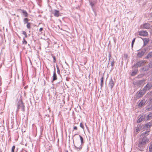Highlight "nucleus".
I'll use <instances>...</instances> for the list:
<instances>
[{
    "label": "nucleus",
    "instance_id": "nucleus-1",
    "mask_svg": "<svg viewBox=\"0 0 152 152\" xmlns=\"http://www.w3.org/2000/svg\"><path fill=\"white\" fill-rule=\"evenodd\" d=\"M149 131H146L145 132L141 134V136L144 137L140 139L139 143L138 144V146L140 148H144V146L149 141V139L145 136V135H147L148 134V132Z\"/></svg>",
    "mask_w": 152,
    "mask_h": 152
},
{
    "label": "nucleus",
    "instance_id": "nucleus-2",
    "mask_svg": "<svg viewBox=\"0 0 152 152\" xmlns=\"http://www.w3.org/2000/svg\"><path fill=\"white\" fill-rule=\"evenodd\" d=\"M80 140H81V144L79 143L80 145L79 146L78 143H77L75 144V145H74V146L75 147L76 150L77 151H80L82 148V144L83 143V138L80 135H79Z\"/></svg>",
    "mask_w": 152,
    "mask_h": 152
},
{
    "label": "nucleus",
    "instance_id": "nucleus-3",
    "mask_svg": "<svg viewBox=\"0 0 152 152\" xmlns=\"http://www.w3.org/2000/svg\"><path fill=\"white\" fill-rule=\"evenodd\" d=\"M25 106L22 100L18 101L17 104V110L18 111L20 108H21L23 111L25 110Z\"/></svg>",
    "mask_w": 152,
    "mask_h": 152
},
{
    "label": "nucleus",
    "instance_id": "nucleus-4",
    "mask_svg": "<svg viewBox=\"0 0 152 152\" xmlns=\"http://www.w3.org/2000/svg\"><path fill=\"white\" fill-rule=\"evenodd\" d=\"M139 35L142 36L146 37L148 36V33L146 31H142L139 32Z\"/></svg>",
    "mask_w": 152,
    "mask_h": 152
},
{
    "label": "nucleus",
    "instance_id": "nucleus-5",
    "mask_svg": "<svg viewBox=\"0 0 152 152\" xmlns=\"http://www.w3.org/2000/svg\"><path fill=\"white\" fill-rule=\"evenodd\" d=\"M146 102V101L144 99L141 101L139 103L138 106L139 107H141L143 106Z\"/></svg>",
    "mask_w": 152,
    "mask_h": 152
},
{
    "label": "nucleus",
    "instance_id": "nucleus-6",
    "mask_svg": "<svg viewBox=\"0 0 152 152\" xmlns=\"http://www.w3.org/2000/svg\"><path fill=\"white\" fill-rule=\"evenodd\" d=\"M145 118V115H140V117L138 119L137 122L140 123L141 122L143 119Z\"/></svg>",
    "mask_w": 152,
    "mask_h": 152
},
{
    "label": "nucleus",
    "instance_id": "nucleus-7",
    "mask_svg": "<svg viewBox=\"0 0 152 152\" xmlns=\"http://www.w3.org/2000/svg\"><path fill=\"white\" fill-rule=\"evenodd\" d=\"M109 85V87L111 89L114 86V83L112 80L110 81Z\"/></svg>",
    "mask_w": 152,
    "mask_h": 152
},
{
    "label": "nucleus",
    "instance_id": "nucleus-8",
    "mask_svg": "<svg viewBox=\"0 0 152 152\" xmlns=\"http://www.w3.org/2000/svg\"><path fill=\"white\" fill-rule=\"evenodd\" d=\"M54 15L55 17H59L60 16L59 11L56 10H55L54 11Z\"/></svg>",
    "mask_w": 152,
    "mask_h": 152
},
{
    "label": "nucleus",
    "instance_id": "nucleus-9",
    "mask_svg": "<svg viewBox=\"0 0 152 152\" xmlns=\"http://www.w3.org/2000/svg\"><path fill=\"white\" fill-rule=\"evenodd\" d=\"M57 79V77L56 74L55 69L54 71L53 72V80L54 81Z\"/></svg>",
    "mask_w": 152,
    "mask_h": 152
},
{
    "label": "nucleus",
    "instance_id": "nucleus-10",
    "mask_svg": "<svg viewBox=\"0 0 152 152\" xmlns=\"http://www.w3.org/2000/svg\"><path fill=\"white\" fill-rule=\"evenodd\" d=\"M19 10H21L22 11V13L23 14V15H24L26 17H27L28 16V14L27 12L25 11L24 10H22L21 9H19Z\"/></svg>",
    "mask_w": 152,
    "mask_h": 152
},
{
    "label": "nucleus",
    "instance_id": "nucleus-11",
    "mask_svg": "<svg viewBox=\"0 0 152 152\" xmlns=\"http://www.w3.org/2000/svg\"><path fill=\"white\" fill-rule=\"evenodd\" d=\"M145 93V92L144 90H141L138 93V95L140 96H141L143 95Z\"/></svg>",
    "mask_w": 152,
    "mask_h": 152
},
{
    "label": "nucleus",
    "instance_id": "nucleus-12",
    "mask_svg": "<svg viewBox=\"0 0 152 152\" xmlns=\"http://www.w3.org/2000/svg\"><path fill=\"white\" fill-rule=\"evenodd\" d=\"M143 40L144 42L145 45L147 44L148 43L149 41V39L146 38L143 39Z\"/></svg>",
    "mask_w": 152,
    "mask_h": 152
},
{
    "label": "nucleus",
    "instance_id": "nucleus-13",
    "mask_svg": "<svg viewBox=\"0 0 152 152\" xmlns=\"http://www.w3.org/2000/svg\"><path fill=\"white\" fill-rule=\"evenodd\" d=\"M152 118V113H150L146 117L147 120H149Z\"/></svg>",
    "mask_w": 152,
    "mask_h": 152
},
{
    "label": "nucleus",
    "instance_id": "nucleus-14",
    "mask_svg": "<svg viewBox=\"0 0 152 152\" xmlns=\"http://www.w3.org/2000/svg\"><path fill=\"white\" fill-rule=\"evenodd\" d=\"M151 87V85L150 84H147L146 85L145 88L146 89L149 90L150 89V88Z\"/></svg>",
    "mask_w": 152,
    "mask_h": 152
},
{
    "label": "nucleus",
    "instance_id": "nucleus-15",
    "mask_svg": "<svg viewBox=\"0 0 152 152\" xmlns=\"http://www.w3.org/2000/svg\"><path fill=\"white\" fill-rule=\"evenodd\" d=\"M143 27L145 28H148L149 27V25L148 23H145L143 25Z\"/></svg>",
    "mask_w": 152,
    "mask_h": 152
},
{
    "label": "nucleus",
    "instance_id": "nucleus-16",
    "mask_svg": "<svg viewBox=\"0 0 152 152\" xmlns=\"http://www.w3.org/2000/svg\"><path fill=\"white\" fill-rule=\"evenodd\" d=\"M103 79H104V77H103V76L100 79L101 83V87H102V86L103 85Z\"/></svg>",
    "mask_w": 152,
    "mask_h": 152
},
{
    "label": "nucleus",
    "instance_id": "nucleus-17",
    "mask_svg": "<svg viewBox=\"0 0 152 152\" xmlns=\"http://www.w3.org/2000/svg\"><path fill=\"white\" fill-rule=\"evenodd\" d=\"M152 56V52H150L147 56V58H150Z\"/></svg>",
    "mask_w": 152,
    "mask_h": 152
},
{
    "label": "nucleus",
    "instance_id": "nucleus-18",
    "mask_svg": "<svg viewBox=\"0 0 152 152\" xmlns=\"http://www.w3.org/2000/svg\"><path fill=\"white\" fill-rule=\"evenodd\" d=\"M31 23H28L27 24V27L28 28H31Z\"/></svg>",
    "mask_w": 152,
    "mask_h": 152
},
{
    "label": "nucleus",
    "instance_id": "nucleus-19",
    "mask_svg": "<svg viewBox=\"0 0 152 152\" xmlns=\"http://www.w3.org/2000/svg\"><path fill=\"white\" fill-rule=\"evenodd\" d=\"M137 70L135 71H134V72H133L132 73L131 75L132 76L135 75L136 74V73H137Z\"/></svg>",
    "mask_w": 152,
    "mask_h": 152
},
{
    "label": "nucleus",
    "instance_id": "nucleus-20",
    "mask_svg": "<svg viewBox=\"0 0 152 152\" xmlns=\"http://www.w3.org/2000/svg\"><path fill=\"white\" fill-rule=\"evenodd\" d=\"M22 33L23 35H25L26 38H27V37L28 36L26 33L25 31H23Z\"/></svg>",
    "mask_w": 152,
    "mask_h": 152
},
{
    "label": "nucleus",
    "instance_id": "nucleus-21",
    "mask_svg": "<svg viewBox=\"0 0 152 152\" xmlns=\"http://www.w3.org/2000/svg\"><path fill=\"white\" fill-rule=\"evenodd\" d=\"M80 126L83 129H84V127L83 124L82 123L80 124Z\"/></svg>",
    "mask_w": 152,
    "mask_h": 152
},
{
    "label": "nucleus",
    "instance_id": "nucleus-22",
    "mask_svg": "<svg viewBox=\"0 0 152 152\" xmlns=\"http://www.w3.org/2000/svg\"><path fill=\"white\" fill-rule=\"evenodd\" d=\"M27 43V42L25 40L24 38L23 39V44L24 45H26Z\"/></svg>",
    "mask_w": 152,
    "mask_h": 152
},
{
    "label": "nucleus",
    "instance_id": "nucleus-23",
    "mask_svg": "<svg viewBox=\"0 0 152 152\" xmlns=\"http://www.w3.org/2000/svg\"><path fill=\"white\" fill-rule=\"evenodd\" d=\"M15 148V146H13L11 149V152H14V150Z\"/></svg>",
    "mask_w": 152,
    "mask_h": 152
},
{
    "label": "nucleus",
    "instance_id": "nucleus-24",
    "mask_svg": "<svg viewBox=\"0 0 152 152\" xmlns=\"http://www.w3.org/2000/svg\"><path fill=\"white\" fill-rule=\"evenodd\" d=\"M149 151L150 152L152 151V144H151L149 146Z\"/></svg>",
    "mask_w": 152,
    "mask_h": 152
},
{
    "label": "nucleus",
    "instance_id": "nucleus-25",
    "mask_svg": "<svg viewBox=\"0 0 152 152\" xmlns=\"http://www.w3.org/2000/svg\"><path fill=\"white\" fill-rule=\"evenodd\" d=\"M135 38H134L132 41V47L134 45V43L135 41Z\"/></svg>",
    "mask_w": 152,
    "mask_h": 152
},
{
    "label": "nucleus",
    "instance_id": "nucleus-26",
    "mask_svg": "<svg viewBox=\"0 0 152 152\" xmlns=\"http://www.w3.org/2000/svg\"><path fill=\"white\" fill-rule=\"evenodd\" d=\"M24 21L26 23H27L28 22V20L27 18H25L24 19Z\"/></svg>",
    "mask_w": 152,
    "mask_h": 152
},
{
    "label": "nucleus",
    "instance_id": "nucleus-27",
    "mask_svg": "<svg viewBox=\"0 0 152 152\" xmlns=\"http://www.w3.org/2000/svg\"><path fill=\"white\" fill-rule=\"evenodd\" d=\"M90 4L92 7H93L94 5V3L92 2H90Z\"/></svg>",
    "mask_w": 152,
    "mask_h": 152
},
{
    "label": "nucleus",
    "instance_id": "nucleus-28",
    "mask_svg": "<svg viewBox=\"0 0 152 152\" xmlns=\"http://www.w3.org/2000/svg\"><path fill=\"white\" fill-rule=\"evenodd\" d=\"M53 59V62L56 63V58L54 56H52Z\"/></svg>",
    "mask_w": 152,
    "mask_h": 152
},
{
    "label": "nucleus",
    "instance_id": "nucleus-29",
    "mask_svg": "<svg viewBox=\"0 0 152 152\" xmlns=\"http://www.w3.org/2000/svg\"><path fill=\"white\" fill-rule=\"evenodd\" d=\"M77 127L76 126H74L73 127V129L74 130H77Z\"/></svg>",
    "mask_w": 152,
    "mask_h": 152
},
{
    "label": "nucleus",
    "instance_id": "nucleus-30",
    "mask_svg": "<svg viewBox=\"0 0 152 152\" xmlns=\"http://www.w3.org/2000/svg\"><path fill=\"white\" fill-rule=\"evenodd\" d=\"M43 30V29L42 28H40L39 29V31H42Z\"/></svg>",
    "mask_w": 152,
    "mask_h": 152
},
{
    "label": "nucleus",
    "instance_id": "nucleus-31",
    "mask_svg": "<svg viewBox=\"0 0 152 152\" xmlns=\"http://www.w3.org/2000/svg\"><path fill=\"white\" fill-rule=\"evenodd\" d=\"M57 70H58V72H60V70H59V69L58 67H57Z\"/></svg>",
    "mask_w": 152,
    "mask_h": 152
},
{
    "label": "nucleus",
    "instance_id": "nucleus-32",
    "mask_svg": "<svg viewBox=\"0 0 152 152\" xmlns=\"http://www.w3.org/2000/svg\"><path fill=\"white\" fill-rule=\"evenodd\" d=\"M138 56L140 57V53H139L138 54Z\"/></svg>",
    "mask_w": 152,
    "mask_h": 152
},
{
    "label": "nucleus",
    "instance_id": "nucleus-33",
    "mask_svg": "<svg viewBox=\"0 0 152 152\" xmlns=\"http://www.w3.org/2000/svg\"><path fill=\"white\" fill-rule=\"evenodd\" d=\"M137 129H136V131H137Z\"/></svg>",
    "mask_w": 152,
    "mask_h": 152
}]
</instances>
